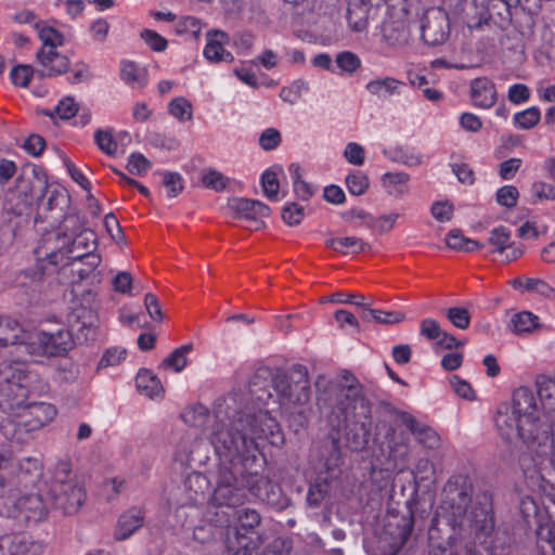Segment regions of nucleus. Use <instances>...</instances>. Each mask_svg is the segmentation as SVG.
Returning a JSON list of instances; mask_svg holds the SVG:
<instances>
[{"mask_svg":"<svg viewBox=\"0 0 555 555\" xmlns=\"http://www.w3.org/2000/svg\"><path fill=\"white\" fill-rule=\"evenodd\" d=\"M214 414L215 423L209 429L208 439L220 459V465L211 505L234 508L246 501L247 493L274 504L275 486L253 467L257 462L260 440L275 447L284 443L280 424L268 411L248 406L237 410L236 396L219 398Z\"/></svg>","mask_w":555,"mask_h":555,"instance_id":"nucleus-1","label":"nucleus"},{"mask_svg":"<svg viewBox=\"0 0 555 555\" xmlns=\"http://www.w3.org/2000/svg\"><path fill=\"white\" fill-rule=\"evenodd\" d=\"M494 423L504 440L513 442L519 439L530 450H533V443L529 441V436L539 439L542 434H546L551 438L555 437V411L545 422L540 421L535 397L528 387L517 388L511 404L499 405Z\"/></svg>","mask_w":555,"mask_h":555,"instance_id":"nucleus-2","label":"nucleus"},{"mask_svg":"<svg viewBox=\"0 0 555 555\" xmlns=\"http://www.w3.org/2000/svg\"><path fill=\"white\" fill-rule=\"evenodd\" d=\"M473 483L467 475L451 476L443 487L442 508L451 512L454 520L467 518L475 530L488 535L494 529L492 500L490 494L482 493L470 507Z\"/></svg>","mask_w":555,"mask_h":555,"instance_id":"nucleus-3","label":"nucleus"},{"mask_svg":"<svg viewBox=\"0 0 555 555\" xmlns=\"http://www.w3.org/2000/svg\"><path fill=\"white\" fill-rule=\"evenodd\" d=\"M43 466L37 457H24L15 460L9 450H0V486L1 491L10 492V489L31 491L41 481Z\"/></svg>","mask_w":555,"mask_h":555,"instance_id":"nucleus-4","label":"nucleus"},{"mask_svg":"<svg viewBox=\"0 0 555 555\" xmlns=\"http://www.w3.org/2000/svg\"><path fill=\"white\" fill-rule=\"evenodd\" d=\"M55 415L56 410L50 403L26 402L14 417L1 422L0 430L9 440L24 442L28 434L49 424Z\"/></svg>","mask_w":555,"mask_h":555,"instance_id":"nucleus-5","label":"nucleus"},{"mask_svg":"<svg viewBox=\"0 0 555 555\" xmlns=\"http://www.w3.org/2000/svg\"><path fill=\"white\" fill-rule=\"evenodd\" d=\"M0 411L14 417L27 402L30 376L21 363L0 367Z\"/></svg>","mask_w":555,"mask_h":555,"instance_id":"nucleus-6","label":"nucleus"},{"mask_svg":"<svg viewBox=\"0 0 555 555\" xmlns=\"http://www.w3.org/2000/svg\"><path fill=\"white\" fill-rule=\"evenodd\" d=\"M272 386L283 404L304 405L310 399V382L304 365H294L287 373H275Z\"/></svg>","mask_w":555,"mask_h":555,"instance_id":"nucleus-7","label":"nucleus"},{"mask_svg":"<svg viewBox=\"0 0 555 555\" xmlns=\"http://www.w3.org/2000/svg\"><path fill=\"white\" fill-rule=\"evenodd\" d=\"M38 28V36L42 42L41 49L37 52L36 57L38 63L42 66L40 76H59L66 74L69 68V61L66 55H61L56 52V48L63 44V36L52 27Z\"/></svg>","mask_w":555,"mask_h":555,"instance_id":"nucleus-8","label":"nucleus"},{"mask_svg":"<svg viewBox=\"0 0 555 555\" xmlns=\"http://www.w3.org/2000/svg\"><path fill=\"white\" fill-rule=\"evenodd\" d=\"M7 509L8 516L23 517L27 522H38L44 519L48 508L38 493L22 491V489H10L0 493V508Z\"/></svg>","mask_w":555,"mask_h":555,"instance_id":"nucleus-9","label":"nucleus"},{"mask_svg":"<svg viewBox=\"0 0 555 555\" xmlns=\"http://www.w3.org/2000/svg\"><path fill=\"white\" fill-rule=\"evenodd\" d=\"M340 451L337 441L331 444L330 456L324 463V473H320L314 483L309 488L307 502L311 506H318L336 482L339 469Z\"/></svg>","mask_w":555,"mask_h":555,"instance_id":"nucleus-10","label":"nucleus"},{"mask_svg":"<svg viewBox=\"0 0 555 555\" xmlns=\"http://www.w3.org/2000/svg\"><path fill=\"white\" fill-rule=\"evenodd\" d=\"M72 348L76 346H89L99 337V318L95 311L81 306L72 311Z\"/></svg>","mask_w":555,"mask_h":555,"instance_id":"nucleus-11","label":"nucleus"},{"mask_svg":"<svg viewBox=\"0 0 555 555\" xmlns=\"http://www.w3.org/2000/svg\"><path fill=\"white\" fill-rule=\"evenodd\" d=\"M413 524L412 509H410L408 518L402 517L395 524V530L392 529L393 524L388 522L385 527L384 535L377 541L376 551L380 553L377 554L374 552L372 555H396L410 538Z\"/></svg>","mask_w":555,"mask_h":555,"instance_id":"nucleus-12","label":"nucleus"},{"mask_svg":"<svg viewBox=\"0 0 555 555\" xmlns=\"http://www.w3.org/2000/svg\"><path fill=\"white\" fill-rule=\"evenodd\" d=\"M38 259L47 258L50 264L65 268L69 264V241L59 232L48 233L35 249Z\"/></svg>","mask_w":555,"mask_h":555,"instance_id":"nucleus-13","label":"nucleus"},{"mask_svg":"<svg viewBox=\"0 0 555 555\" xmlns=\"http://www.w3.org/2000/svg\"><path fill=\"white\" fill-rule=\"evenodd\" d=\"M422 39L428 46L443 43L450 34L449 16L446 11L433 9L427 11L421 25Z\"/></svg>","mask_w":555,"mask_h":555,"instance_id":"nucleus-14","label":"nucleus"},{"mask_svg":"<svg viewBox=\"0 0 555 555\" xmlns=\"http://www.w3.org/2000/svg\"><path fill=\"white\" fill-rule=\"evenodd\" d=\"M337 408L344 421H347L349 416H354L358 409L361 410L363 415L370 412L367 401L362 392V386L357 380L353 379L350 385L340 389Z\"/></svg>","mask_w":555,"mask_h":555,"instance_id":"nucleus-15","label":"nucleus"},{"mask_svg":"<svg viewBox=\"0 0 555 555\" xmlns=\"http://www.w3.org/2000/svg\"><path fill=\"white\" fill-rule=\"evenodd\" d=\"M229 207L235 211L238 219L253 222L255 230L263 227L262 218L268 217L271 212L269 206L262 202L244 197L230 199Z\"/></svg>","mask_w":555,"mask_h":555,"instance_id":"nucleus-16","label":"nucleus"},{"mask_svg":"<svg viewBox=\"0 0 555 555\" xmlns=\"http://www.w3.org/2000/svg\"><path fill=\"white\" fill-rule=\"evenodd\" d=\"M40 545L29 535L12 532L0 535V555H36Z\"/></svg>","mask_w":555,"mask_h":555,"instance_id":"nucleus-17","label":"nucleus"},{"mask_svg":"<svg viewBox=\"0 0 555 555\" xmlns=\"http://www.w3.org/2000/svg\"><path fill=\"white\" fill-rule=\"evenodd\" d=\"M101 263V256L96 253L85 251L81 255L72 256V275H77L80 282L89 284L99 282L98 267Z\"/></svg>","mask_w":555,"mask_h":555,"instance_id":"nucleus-18","label":"nucleus"},{"mask_svg":"<svg viewBox=\"0 0 555 555\" xmlns=\"http://www.w3.org/2000/svg\"><path fill=\"white\" fill-rule=\"evenodd\" d=\"M69 330H60L56 333L40 332L36 335V344L42 354L59 357L67 353Z\"/></svg>","mask_w":555,"mask_h":555,"instance_id":"nucleus-19","label":"nucleus"},{"mask_svg":"<svg viewBox=\"0 0 555 555\" xmlns=\"http://www.w3.org/2000/svg\"><path fill=\"white\" fill-rule=\"evenodd\" d=\"M470 99L480 108H491L498 99L495 85L487 77L475 78L470 82Z\"/></svg>","mask_w":555,"mask_h":555,"instance_id":"nucleus-20","label":"nucleus"},{"mask_svg":"<svg viewBox=\"0 0 555 555\" xmlns=\"http://www.w3.org/2000/svg\"><path fill=\"white\" fill-rule=\"evenodd\" d=\"M522 4V0H489L487 4L489 20L498 27L505 29L512 23L513 10Z\"/></svg>","mask_w":555,"mask_h":555,"instance_id":"nucleus-21","label":"nucleus"},{"mask_svg":"<svg viewBox=\"0 0 555 555\" xmlns=\"http://www.w3.org/2000/svg\"><path fill=\"white\" fill-rule=\"evenodd\" d=\"M404 82L391 77H376L365 85V90L378 100L386 101L393 95H399Z\"/></svg>","mask_w":555,"mask_h":555,"instance_id":"nucleus-22","label":"nucleus"},{"mask_svg":"<svg viewBox=\"0 0 555 555\" xmlns=\"http://www.w3.org/2000/svg\"><path fill=\"white\" fill-rule=\"evenodd\" d=\"M401 421L424 447L435 449L439 446V436L431 427L418 422L414 416L408 413L402 415Z\"/></svg>","mask_w":555,"mask_h":555,"instance_id":"nucleus-23","label":"nucleus"},{"mask_svg":"<svg viewBox=\"0 0 555 555\" xmlns=\"http://www.w3.org/2000/svg\"><path fill=\"white\" fill-rule=\"evenodd\" d=\"M144 512L139 507H131L118 519L115 531L117 540H126L143 526Z\"/></svg>","mask_w":555,"mask_h":555,"instance_id":"nucleus-24","label":"nucleus"},{"mask_svg":"<svg viewBox=\"0 0 555 555\" xmlns=\"http://www.w3.org/2000/svg\"><path fill=\"white\" fill-rule=\"evenodd\" d=\"M50 493L54 501L66 503L69 495V464L59 463L50 481Z\"/></svg>","mask_w":555,"mask_h":555,"instance_id":"nucleus-25","label":"nucleus"},{"mask_svg":"<svg viewBox=\"0 0 555 555\" xmlns=\"http://www.w3.org/2000/svg\"><path fill=\"white\" fill-rule=\"evenodd\" d=\"M225 33L221 30H209L207 33V44L204 48V56L210 62H232L233 55L222 46V39H225Z\"/></svg>","mask_w":555,"mask_h":555,"instance_id":"nucleus-26","label":"nucleus"},{"mask_svg":"<svg viewBox=\"0 0 555 555\" xmlns=\"http://www.w3.org/2000/svg\"><path fill=\"white\" fill-rule=\"evenodd\" d=\"M537 392L544 410H548L544 417H538L545 422L550 415H554L555 406V378L552 379L546 375H539L535 379Z\"/></svg>","mask_w":555,"mask_h":555,"instance_id":"nucleus-27","label":"nucleus"},{"mask_svg":"<svg viewBox=\"0 0 555 555\" xmlns=\"http://www.w3.org/2000/svg\"><path fill=\"white\" fill-rule=\"evenodd\" d=\"M414 479V491L416 495L422 488L427 490L435 482V466L426 457L418 459L414 469L411 472Z\"/></svg>","mask_w":555,"mask_h":555,"instance_id":"nucleus-28","label":"nucleus"},{"mask_svg":"<svg viewBox=\"0 0 555 555\" xmlns=\"http://www.w3.org/2000/svg\"><path fill=\"white\" fill-rule=\"evenodd\" d=\"M135 385L142 395H145L151 399L159 398L164 393V388L159 378L146 369L139 371L135 377Z\"/></svg>","mask_w":555,"mask_h":555,"instance_id":"nucleus-29","label":"nucleus"},{"mask_svg":"<svg viewBox=\"0 0 555 555\" xmlns=\"http://www.w3.org/2000/svg\"><path fill=\"white\" fill-rule=\"evenodd\" d=\"M328 248L346 255L348 253L359 254L371 248L370 244L357 236L332 237L325 242Z\"/></svg>","mask_w":555,"mask_h":555,"instance_id":"nucleus-30","label":"nucleus"},{"mask_svg":"<svg viewBox=\"0 0 555 555\" xmlns=\"http://www.w3.org/2000/svg\"><path fill=\"white\" fill-rule=\"evenodd\" d=\"M120 78L131 88H143L147 83L146 70L138 66L133 61L122 60L120 62Z\"/></svg>","mask_w":555,"mask_h":555,"instance_id":"nucleus-31","label":"nucleus"},{"mask_svg":"<svg viewBox=\"0 0 555 555\" xmlns=\"http://www.w3.org/2000/svg\"><path fill=\"white\" fill-rule=\"evenodd\" d=\"M209 520L215 524L199 525L194 528L193 537L196 541L201 543L212 541L218 534H221V528L230 524L229 517L225 515L220 517L217 513L216 518Z\"/></svg>","mask_w":555,"mask_h":555,"instance_id":"nucleus-32","label":"nucleus"},{"mask_svg":"<svg viewBox=\"0 0 555 555\" xmlns=\"http://www.w3.org/2000/svg\"><path fill=\"white\" fill-rule=\"evenodd\" d=\"M383 154L391 162L408 167H416L423 163V155L417 153L415 149L408 146H397L384 150Z\"/></svg>","mask_w":555,"mask_h":555,"instance_id":"nucleus-33","label":"nucleus"},{"mask_svg":"<svg viewBox=\"0 0 555 555\" xmlns=\"http://www.w3.org/2000/svg\"><path fill=\"white\" fill-rule=\"evenodd\" d=\"M383 38L390 47H402L409 42L410 33L402 22L390 21L383 26Z\"/></svg>","mask_w":555,"mask_h":555,"instance_id":"nucleus-34","label":"nucleus"},{"mask_svg":"<svg viewBox=\"0 0 555 555\" xmlns=\"http://www.w3.org/2000/svg\"><path fill=\"white\" fill-rule=\"evenodd\" d=\"M184 488L189 493V499L192 503H198L205 499V493L209 488V479L202 473H191L185 481Z\"/></svg>","mask_w":555,"mask_h":555,"instance_id":"nucleus-35","label":"nucleus"},{"mask_svg":"<svg viewBox=\"0 0 555 555\" xmlns=\"http://www.w3.org/2000/svg\"><path fill=\"white\" fill-rule=\"evenodd\" d=\"M261 517L256 509L244 508L237 512V539L247 540L246 534L251 533L260 525Z\"/></svg>","mask_w":555,"mask_h":555,"instance_id":"nucleus-36","label":"nucleus"},{"mask_svg":"<svg viewBox=\"0 0 555 555\" xmlns=\"http://www.w3.org/2000/svg\"><path fill=\"white\" fill-rule=\"evenodd\" d=\"M369 4L348 5L346 18L349 28L356 33L364 31L369 24Z\"/></svg>","mask_w":555,"mask_h":555,"instance_id":"nucleus-37","label":"nucleus"},{"mask_svg":"<svg viewBox=\"0 0 555 555\" xmlns=\"http://www.w3.org/2000/svg\"><path fill=\"white\" fill-rule=\"evenodd\" d=\"M516 289H522L531 293H537L544 297H551L554 294V288L551 287L545 281L532 278H517L509 282Z\"/></svg>","mask_w":555,"mask_h":555,"instance_id":"nucleus-38","label":"nucleus"},{"mask_svg":"<svg viewBox=\"0 0 555 555\" xmlns=\"http://www.w3.org/2000/svg\"><path fill=\"white\" fill-rule=\"evenodd\" d=\"M98 245V235L92 228H83L72 238V254L78 250L95 253Z\"/></svg>","mask_w":555,"mask_h":555,"instance_id":"nucleus-39","label":"nucleus"},{"mask_svg":"<svg viewBox=\"0 0 555 555\" xmlns=\"http://www.w3.org/2000/svg\"><path fill=\"white\" fill-rule=\"evenodd\" d=\"M282 172V168L271 167L264 170L261 175V185L264 195L270 201H278V195L280 191V182H279V173Z\"/></svg>","mask_w":555,"mask_h":555,"instance_id":"nucleus-40","label":"nucleus"},{"mask_svg":"<svg viewBox=\"0 0 555 555\" xmlns=\"http://www.w3.org/2000/svg\"><path fill=\"white\" fill-rule=\"evenodd\" d=\"M541 120V111L538 106H531L513 116L514 125L522 130H530Z\"/></svg>","mask_w":555,"mask_h":555,"instance_id":"nucleus-41","label":"nucleus"},{"mask_svg":"<svg viewBox=\"0 0 555 555\" xmlns=\"http://www.w3.org/2000/svg\"><path fill=\"white\" fill-rule=\"evenodd\" d=\"M38 114L49 117L54 125L69 120V96H64L53 108H40Z\"/></svg>","mask_w":555,"mask_h":555,"instance_id":"nucleus-42","label":"nucleus"},{"mask_svg":"<svg viewBox=\"0 0 555 555\" xmlns=\"http://www.w3.org/2000/svg\"><path fill=\"white\" fill-rule=\"evenodd\" d=\"M537 326L538 317L529 311L516 313L511 320L512 331L516 334L528 333Z\"/></svg>","mask_w":555,"mask_h":555,"instance_id":"nucleus-43","label":"nucleus"},{"mask_svg":"<svg viewBox=\"0 0 555 555\" xmlns=\"http://www.w3.org/2000/svg\"><path fill=\"white\" fill-rule=\"evenodd\" d=\"M94 142L108 156H115L118 153V143L113 135L112 129H98L94 132Z\"/></svg>","mask_w":555,"mask_h":555,"instance_id":"nucleus-44","label":"nucleus"},{"mask_svg":"<svg viewBox=\"0 0 555 555\" xmlns=\"http://www.w3.org/2000/svg\"><path fill=\"white\" fill-rule=\"evenodd\" d=\"M335 63L340 74L353 75L362 65L361 59L351 51H341L336 55Z\"/></svg>","mask_w":555,"mask_h":555,"instance_id":"nucleus-45","label":"nucleus"},{"mask_svg":"<svg viewBox=\"0 0 555 555\" xmlns=\"http://www.w3.org/2000/svg\"><path fill=\"white\" fill-rule=\"evenodd\" d=\"M168 112L182 122L189 121L193 117L192 104L183 96L175 98L168 105Z\"/></svg>","mask_w":555,"mask_h":555,"instance_id":"nucleus-46","label":"nucleus"},{"mask_svg":"<svg viewBox=\"0 0 555 555\" xmlns=\"http://www.w3.org/2000/svg\"><path fill=\"white\" fill-rule=\"evenodd\" d=\"M288 169L296 196L302 201H308L312 196L313 191L311 185L301 179L300 167L297 164H291Z\"/></svg>","mask_w":555,"mask_h":555,"instance_id":"nucleus-47","label":"nucleus"},{"mask_svg":"<svg viewBox=\"0 0 555 555\" xmlns=\"http://www.w3.org/2000/svg\"><path fill=\"white\" fill-rule=\"evenodd\" d=\"M529 441L533 443V450L539 456L551 457L555 461V436L551 438L546 434H542L539 439L529 436Z\"/></svg>","mask_w":555,"mask_h":555,"instance_id":"nucleus-48","label":"nucleus"},{"mask_svg":"<svg viewBox=\"0 0 555 555\" xmlns=\"http://www.w3.org/2000/svg\"><path fill=\"white\" fill-rule=\"evenodd\" d=\"M192 349V344H185L175 349L167 358L164 359L163 364L168 367H172L176 372L182 371L186 365V354Z\"/></svg>","mask_w":555,"mask_h":555,"instance_id":"nucleus-49","label":"nucleus"},{"mask_svg":"<svg viewBox=\"0 0 555 555\" xmlns=\"http://www.w3.org/2000/svg\"><path fill=\"white\" fill-rule=\"evenodd\" d=\"M488 242L494 247V253L502 254L509 246L511 231L503 225L496 227L490 232Z\"/></svg>","mask_w":555,"mask_h":555,"instance_id":"nucleus-50","label":"nucleus"},{"mask_svg":"<svg viewBox=\"0 0 555 555\" xmlns=\"http://www.w3.org/2000/svg\"><path fill=\"white\" fill-rule=\"evenodd\" d=\"M91 118V108L72 98V127L83 128L90 124Z\"/></svg>","mask_w":555,"mask_h":555,"instance_id":"nucleus-51","label":"nucleus"},{"mask_svg":"<svg viewBox=\"0 0 555 555\" xmlns=\"http://www.w3.org/2000/svg\"><path fill=\"white\" fill-rule=\"evenodd\" d=\"M230 179L220 171L209 169L202 177V183L205 188L221 192L227 189Z\"/></svg>","mask_w":555,"mask_h":555,"instance_id":"nucleus-52","label":"nucleus"},{"mask_svg":"<svg viewBox=\"0 0 555 555\" xmlns=\"http://www.w3.org/2000/svg\"><path fill=\"white\" fill-rule=\"evenodd\" d=\"M163 184L167 189V195L170 198L177 197L183 190V179L179 172L162 171Z\"/></svg>","mask_w":555,"mask_h":555,"instance_id":"nucleus-53","label":"nucleus"},{"mask_svg":"<svg viewBox=\"0 0 555 555\" xmlns=\"http://www.w3.org/2000/svg\"><path fill=\"white\" fill-rule=\"evenodd\" d=\"M346 185L352 195H362L369 188V179L362 171H353L346 177Z\"/></svg>","mask_w":555,"mask_h":555,"instance_id":"nucleus-54","label":"nucleus"},{"mask_svg":"<svg viewBox=\"0 0 555 555\" xmlns=\"http://www.w3.org/2000/svg\"><path fill=\"white\" fill-rule=\"evenodd\" d=\"M140 37L154 52H164L168 47V40L155 30L145 28Z\"/></svg>","mask_w":555,"mask_h":555,"instance_id":"nucleus-55","label":"nucleus"},{"mask_svg":"<svg viewBox=\"0 0 555 555\" xmlns=\"http://www.w3.org/2000/svg\"><path fill=\"white\" fill-rule=\"evenodd\" d=\"M410 180V176L403 171L397 172H386L382 176V184L384 188L388 189L389 194L403 193L402 190H393L397 185H402L408 183Z\"/></svg>","mask_w":555,"mask_h":555,"instance_id":"nucleus-56","label":"nucleus"},{"mask_svg":"<svg viewBox=\"0 0 555 555\" xmlns=\"http://www.w3.org/2000/svg\"><path fill=\"white\" fill-rule=\"evenodd\" d=\"M305 217V208L296 203H287L282 209L283 221L291 225H298Z\"/></svg>","mask_w":555,"mask_h":555,"instance_id":"nucleus-57","label":"nucleus"},{"mask_svg":"<svg viewBox=\"0 0 555 555\" xmlns=\"http://www.w3.org/2000/svg\"><path fill=\"white\" fill-rule=\"evenodd\" d=\"M127 350L122 347H111L102 356L98 367L115 366L126 359Z\"/></svg>","mask_w":555,"mask_h":555,"instance_id":"nucleus-58","label":"nucleus"},{"mask_svg":"<svg viewBox=\"0 0 555 555\" xmlns=\"http://www.w3.org/2000/svg\"><path fill=\"white\" fill-rule=\"evenodd\" d=\"M35 74L31 65H16L11 69L10 78L13 85L25 88Z\"/></svg>","mask_w":555,"mask_h":555,"instance_id":"nucleus-59","label":"nucleus"},{"mask_svg":"<svg viewBox=\"0 0 555 555\" xmlns=\"http://www.w3.org/2000/svg\"><path fill=\"white\" fill-rule=\"evenodd\" d=\"M446 317L455 327L460 330H466L470 324V314L465 308H449L446 311Z\"/></svg>","mask_w":555,"mask_h":555,"instance_id":"nucleus-60","label":"nucleus"},{"mask_svg":"<svg viewBox=\"0 0 555 555\" xmlns=\"http://www.w3.org/2000/svg\"><path fill=\"white\" fill-rule=\"evenodd\" d=\"M496 202L506 208H513L517 205L519 192L514 185H504L496 191Z\"/></svg>","mask_w":555,"mask_h":555,"instance_id":"nucleus-61","label":"nucleus"},{"mask_svg":"<svg viewBox=\"0 0 555 555\" xmlns=\"http://www.w3.org/2000/svg\"><path fill=\"white\" fill-rule=\"evenodd\" d=\"M201 30L202 23L194 16H182L176 25L177 34H190L194 38H198Z\"/></svg>","mask_w":555,"mask_h":555,"instance_id":"nucleus-62","label":"nucleus"},{"mask_svg":"<svg viewBox=\"0 0 555 555\" xmlns=\"http://www.w3.org/2000/svg\"><path fill=\"white\" fill-rule=\"evenodd\" d=\"M152 167V163L141 153H132L127 163V170L132 175H144Z\"/></svg>","mask_w":555,"mask_h":555,"instance_id":"nucleus-63","label":"nucleus"},{"mask_svg":"<svg viewBox=\"0 0 555 555\" xmlns=\"http://www.w3.org/2000/svg\"><path fill=\"white\" fill-rule=\"evenodd\" d=\"M449 383H450L452 389L454 390V392L459 397L466 399V400H474L476 398V393H475V390L473 389L472 385L467 380L461 378L460 376L452 375L449 378Z\"/></svg>","mask_w":555,"mask_h":555,"instance_id":"nucleus-64","label":"nucleus"}]
</instances>
